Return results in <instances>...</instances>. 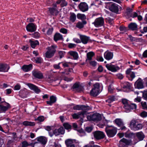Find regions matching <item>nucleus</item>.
Segmentation results:
<instances>
[{
	"label": "nucleus",
	"instance_id": "obj_14",
	"mask_svg": "<svg viewBox=\"0 0 147 147\" xmlns=\"http://www.w3.org/2000/svg\"><path fill=\"white\" fill-rule=\"evenodd\" d=\"M109 7V9L111 11L116 13H117L118 12L119 9L118 5L116 4L113 3H111Z\"/></svg>",
	"mask_w": 147,
	"mask_h": 147
},
{
	"label": "nucleus",
	"instance_id": "obj_37",
	"mask_svg": "<svg viewBox=\"0 0 147 147\" xmlns=\"http://www.w3.org/2000/svg\"><path fill=\"white\" fill-rule=\"evenodd\" d=\"M142 127V125L141 124L137 123V124L132 129L134 130H137L141 129Z\"/></svg>",
	"mask_w": 147,
	"mask_h": 147
},
{
	"label": "nucleus",
	"instance_id": "obj_53",
	"mask_svg": "<svg viewBox=\"0 0 147 147\" xmlns=\"http://www.w3.org/2000/svg\"><path fill=\"white\" fill-rule=\"evenodd\" d=\"M119 29L120 31H123L125 32H126L128 29L123 26H121L119 28Z\"/></svg>",
	"mask_w": 147,
	"mask_h": 147
},
{
	"label": "nucleus",
	"instance_id": "obj_36",
	"mask_svg": "<svg viewBox=\"0 0 147 147\" xmlns=\"http://www.w3.org/2000/svg\"><path fill=\"white\" fill-rule=\"evenodd\" d=\"M86 24V21H83L82 22H79L76 24V26L79 28H82L84 27V25Z\"/></svg>",
	"mask_w": 147,
	"mask_h": 147
},
{
	"label": "nucleus",
	"instance_id": "obj_32",
	"mask_svg": "<svg viewBox=\"0 0 147 147\" xmlns=\"http://www.w3.org/2000/svg\"><path fill=\"white\" fill-rule=\"evenodd\" d=\"M62 38V36L59 33H56L54 37V40L56 41L59 40H61Z\"/></svg>",
	"mask_w": 147,
	"mask_h": 147
},
{
	"label": "nucleus",
	"instance_id": "obj_28",
	"mask_svg": "<svg viewBox=\"0 0 147 147\" xmlns=\"http://www.w3.org/2000/svg\"><path fill=\"white\" fill-rule=\"evenodd\" d=\"M80 38L82 42L84 44L87 43L89 39L88 37L84 35H80Z\"/></svg>",
	"mask_w": 147,
	"mask_h": 147
},
{
	"label": "nucleus",
	"instance_id": "obj_45",
	"mask_svg": "<svg viewBox=\"0 0 147 147\" xmlns=\"http://www.w3.org/2000/svg\"><path fill=\"white\" fill-rule=\"evenodd\" d=\"M71 126L68 123H65V129L68 130L71 129Z\"/></svg>",
	"mask_w": 147,
	"mask_h": 147
},
{
	"label": "nucleus",
	"instance_id": "obj_22",
	"mask_svg": "<svg viewBox=\"0 0 147 147\" xmlns=\"http://www.w3.org/2000/svg\"><path fill=\"white\" fill-rule=\"evenodd\" d=\"M74 141L75 142V140L68 139L66 140L65 143L67 147H75V145L73 143Z\"/></svg>",
	"mask_w": 147,
	"mask_h": 147
},
{
	"label": "nucleus",
	"instance_id": "obj_27",
	"mask_svg": "<svg viewBox=\"0 0 147 147\" xmlns=\"http://www.w3.org/2000/svg\"><path fill=\"white\" fill-rule=\"evenodd\" d=\"M129 28L132 30H136L138 29V26L135 23H131L128 25Z\"/></svg>",
	"mask_w": 147,
	"mask_h": 147
},
{
	"label": "nucleus",
	"instance_id": "obj_62",
	"mask_svg": "<svg viewBox=\"0 0 147 147\" xmlns=\"http://www.w3.org/2000/svg\"><path fill=\"white\" fill-rule=\"evenodd\" d=\"M76 45L74 44L69 43L68 45V47L69 48H72L76 47Z\"/></svg>",
	"mask_w": 147,
	"mask_h": 147
},
{
	"label": "nucleus",
	"instance_id": "obj_54",
	"mask_svg": "<svg viewBox=\"0 0 147 147\" xmlns=\"http://www.w3.org/2000/svg\"><path fill=\"white\" fill-rule=\"evenodd\" d=\"M53 128L54 127L53 126H47L45 127V129L47 131H51V130H52Z\"/></svg>",
	"mask_w": 147,
	"mask_h": 147
},
{
	"label": "nucleus",
	"instance_id": "obj_34",
	"mask_svg": "<svg viewBox=\"0 0 147 147\" xmlns=\"http://www.w3.org/2000/svg\"><path fill=\"white\" fill-rule=\"evenodd\" d=\"M94 55V53L93 52H90L87 54V59L86 61L88 60H91L92 59V57Z\"/></svg>",
	"mask_w": 147,
	"mask_h": 147
},
{
	"label": "nucleus",
	"instance_id": "obj_57",
	"mask_svg": "<svg viewBox=\"0 0 147 147\" xmlns=\"http://www.w3.org/2000/svg\"><path fill=\"white\" fill-rule=\"evenodd\" d=\"M93 129L92 127H87L86 128V131L88 132H90Z\"/></svg>",
	"mask_w": 147,
	"mask_h": 147
},
{
	"label": "nucleus",
	"instance_id": "obj_26",
	"mask_svg": "<svg viewBox=\"0 0 147 147\" xmlns=\"http://www.w3.org/2000/svg\"><path fill=\"white\" fill-rule=\"evenodd\" d=\"M32 65L31 64L24 65L22 67L23 70L25 72H28L32 69Z\"/></svg>",
	"mask_w": 147,
	"mask_h": 147
},
{
	"label": "nucleus",
	"instance_id": "obj_41",
	"mask_svg": "<svg viewBox=\"0 0 147 147\" xmlns=\"http://www.w3.org/2000/svg\"><path fill=\"white\" fill-rule=\"evenodd\" d=\"M77 17L78 19H80L82 20L85 19L86 17L85 15L84 14L78 13L77 15Z\"/></svg>",
	"mask_w": 147,
	"mask_h": 147
},
{
	"label": "nucleus",
	"instance_id": "obj_19",
	"mask_svg": "<svg viewBox=\"0 0 147 147\" xmlns=\"http://www.w3.org/2000/svg\"><path fill=\"white\" fill-rule=\"evenodd\" d=\"M9 69V66L7 64H0V71L7 72Z\"/></svg>",
	"mask_w": 147,
	"mask_h": 147
},
{
	"label": "nucleus",
	"instance_id": "obj_13",
	"mask_svg": "<svg viewBox=\"0 0 147 147\" xmlns=\"http://www.w3.org/2000/svg\"><path fill=\"white\" fill-rule=\"evenodd\" d=\"M27 85L30 90H33L36 94H38L41 92L38 87L32 84L28 83Z\"/></svg>",
	"mask_w": 147,
	"mask_h": 147
},
{
	"label": "nucleus",
	"instance_id": "obj_3",
	"mask_svg": "<svg viewBox=\"0 0 147 147\" xmlns=\"http://www.w3.org/2000/svg\"><path fill=\"white\" fill-rule=\"evenodd\" d=\"M57 48L56 45H53L47 48L48 51L46 53V57L48 58H50L53 56L56 52L55 49Z\"/></svg>",
	"mask_w": 147,
	"mask_h": 147
},
{
	"label": "nucleus",
	"instance_id": "obj_1",
	"mask_svg": "<svg viewBox=\"0 0 147 147\" xmlns=\"http://www.w3.org/2000/svg\"><path fill=\"white\" fill-rule=\"evenodd\" d=\"M122 102L124 105L123 107L126 112H128L131 109H135L136 107V105L135 104L130 103L126 99H123Z\"/></svg>",
	"mask_w": 147,
	"mask_h": 147
},
{
	"label": "nucleus",
	"instance_id": "obj_63",
	"mask_svg": "<svg viewBox=\"0 0 147 147\" xmlns=\"http://www.w3.org/2000/svg\"><path fill=\"white\" fill-rule=\"evenodd\" d=\"M20 86L19 84H17L14 87V90H18L20 88Z\"/></svg>",
	"mask_w": 147,
	"mask_h": 147
},
{
	"label": "nucleus",
	"instance_id": "obj_10",
	"mask_svg": "<svg viewBox=\"0 0 147 147\" xmlns=\"http://www.w3.org/2000/svg\"><path fill=\"white\" fill-rule=\"evenodd\" d=\"M32 76L34 78L38 79H41L43 78L42 73L38 69H33L32 72Z\"/></svg>",
	"mask_w": 147,
	"mask_h": 147
},
{
	"label": "nucleus",
	"instance_id": "obj_30",
	"mask_svg": "<svg viewBox=\"0 0 147 147\" xmlns=\"http://www.w3.org/2000/svg\"><path fill=\"white\" fill-rule=\"evenodd\" d=\"M136 135L139 141L143 140L145 137L144 134L142 131L136 133Z\"/></svg>",
	"mask_w": 147,
	"mask_h": 147
},
{
	"label": "nucleus",
	"instance_id": "obj_49",
	"mask_svg": "<svg viewBox=\"0 0 147 147\" xmlns=\"http://www.w3.org/2000/svg\"><path fill=\"white\" fill-rule=\"evenodd\" d=\"M134 135V134L132 133H127L125 134V136L127 138H131Z\"/></svg>",
	"mask_w": 147,
	"mask_h": 147
},
{
	"label": "nucleus",
	"instance_id": "obj_5",
	"mask_svg": "<svg viewBox=\"0 0 147 147\" xmlns=\"http://www.w3.org/2000/svg\"><path fill=\"white\" fill-rule=\"evenodd\" d=\"M88 110H82L77 113H75L72 115L73 118L74 119H77L80 118L81 119L84 118L86 115L88 114L87 111Z\"/></svg>",
	"mask_w": 147,
	"mask_h": 147
},
{
	"label": "nucleus",
	"instance_id": "obj_4",
	"mask_svg": "<svg viewBox=\"0 0 147 147\" xmlns=\"http://www.w3.org/2000/svg\"><path fill=\"white\" fill-rule=\"evenodd\" d=\"M87 118L88 120L98 122L101 120L102 117L101 115L100 114L95 113L92 115L87 116Z\"/></svg>",
	"mask_w": 147,
	"mask_h": 147
},
{
	"label": "nucleus",
	"instance_id": "obj_43",
	"mask_svg": "<svg viewBox=\"0 0 147 147\" xmlns=\"http://www.w3.org/2000/svg\"><path fill=\"white\" fill-rule=\"evenodd\" d=\"M137 123H138L136 120H132L130 122V126L132 129L134 126L137 124Z\"/></svg>",
	"mask_w": 147,
	"mask_h": 147
},
{
	"label": "nucleus",
	"instance_id": "obj_60",
	"mask_svg": "<svg viewBox=\"0 0 147 147\" xmlns=\"http://www.w3.org/2000/svg\"><path fill=\"white\" fill-rule=\"evenodd\" d=\"M84 147H100V146L96 145H91L90 144H88L84 146Z\"/></svg>",
	"mask_w": 147,
	"mask_h": 147
},
{
	"label": "nucleus",
	"instance_id": "obj_58",
	"mask_svg": "<svg viewBox=\"0 0 147 147\" xmlns=\"http://www.w3.org/2000/svg\"><path fill=\"white\" fill-rule=\"evenodd\" d=\"M37 120L38 121L42 122L44 120V117L43 116H40L38 117Z\"/></svg>",
	"mask_w": 147,
	"mask_h": 147
},
{
	"label": "nucleus",
	"instance_id": "obj_20",
	"mask_svg": "<svg viewBox=\"0 0 147 147\" xmlns=\"http://www.w3.org/2000/svg\"><path fill=\"white\" fill-rule=\"evenodd\" d=\"M36 140L39 142L43 145L45 144L47 141V138L43 136H40L37 137Z\"/></svg>",
	"mask_w": 147,
	"mask_h": 147
},
{
	"label": "nucleus",
	"instance_id": "obj_23",
	"mask_svg": "<svg viewBox=\"0 0 147 147\" xmlns=\"http://www.w3.org/2000/svg\"><path fill=\"white\" fill-rule=\"evenodd\" d=\"M105 58L107 60H109L111 59L113 56V53L109 51H106L104 54Z\"/></svg>",
	"mask_w": 147,
	"mask_h": 147
},
{
	"label": "nucleus",
	"instance_id": "obj_12",
	"mask_svg": "<svg viewBox=\"0 0 147 147\" xmlns=\"http://www.w3.org/2000/svg\"><path fill=\"white\" fill-rule=\"evenodd\" d=\"M73 109L74 110H88L90 109V107L88 106L77 105L74 107Z\"/></svg>",
	"mask_w": 147,
	"mask_h": 147
},
{
	"label": "nucleus",
	"instance_id": "obj_48",
	"mask_svg": "<svg viewBox=\"0 0 147 147\" xmlns=\"http://www.w3.org/2000/svg\"><path fill=\"white\" fill-rule=\"evenodd\" d=\"M140 115L142 117H146L147 116V112L143 111L140 114Z\"/></svg>",
	"mask_w": 147,
	"mask_h": 147
},
{
	"label": "nucleus",
	"instance_id": "obj_24",
	"mask_svg": "<svg viewBox=\"0 0 147 147\" xmlns=\"http://www.w3.org/2000/svg\"><path fill=\"white\" fill-rule=\"evenodd\" d=\"M50 100L47 101V104L51 105H52L57 100L56 97L53 96H51L50 97Z\"/></svg>",
	"mask_w": 147,
	"mask_h": 147
},
{
	"label": "nucleus",
	"instance_id": "obj_8",
	"mask_svg": "<svg viewBox=\"0 0 147 147\" xmlns=\"http://www.w3.org/2000/svg\"><path fill=\"white\" fill-rule=\"evenodd\" d=\"M94 138L97 140L102 139L105 137V135L102 131H96L92 133Z\"/></svg>",
	"mask_w": 147,
	"mask_h": 147
},
{
	"label": "nucleus",
	"instance_id": "obj_59",
	"mask_svg": "<svg viewBox=\"0 0 147 147\" xmlns=\"http://www.w3.org/2000/svg\"><path fill=\"white\" fill-rule=\"evenodd\" d=\"M143 96L146 100H147V91H145L144 92Z\"/></svg>",
	"mask_w": 147,
	"mask_h": 147
},
{
	"label": "nucleus",
	"instance_id": "obj_44",
	"mask_svg": "<svg viewBox=\"0 0 147 147\" xmlns=\"http://www.w3.org/2000/svg\"><path fill=\"white\" fill-rule=\"evenodd\" d=\"M62 64L63 66H64V63H59L58 64H54L53 65L55 69H58L60 68V65Z\"/></svg>",
	"mask_w": 147,
	"mask_h": 147
},
{
	"label": "nucleus",
	"instance_id": "obj_25",
	"mask_svg": "<svg viewBox=\"0 0 147 147\" xmlns=\"http://www.w3.org/2000/svg\"><path fill=\"white\" fill-rule=\"evenodd\" d=\"M6 106L0 105V113L5 112L9 107V105L8 104L5 103Z\"/></svg>",
	"mask_w": 147,
	"mask_h": 147
},
{
	"label": "nucleus",
	"instance_id": "obj_38",
	"mask_svg": "<svg viewBox=\"0 0 147 147\" xmlns=\"http://www.w3.org/2000/svg\"><path fill=\"white\" fill-rule=\"evenodd\" d=\"M23 124L25 126H33L35 125V123L34 122H29L27 121H24Z\"/></svg>",
	"mask_w": 147,
	"mask_h": 147
},
{
	"label": "nucleus",
	"instance_id": "obj_15",
	"mask_svg": "<svg viewBox=\"0 0 147 147\" xmlns=\"http://www.w3.org/2000/svg\"><path fill=\"white\" fill-rule=\"evenodd\" d=\"M26 29L28 31L32 32L36 30V27L34 24L30 23L26 26Z\"/></svg>",
	"mask_w": 147,
	"mask_h": 147
},
{
	"label": "nucleus",
	"instance_id": "obj_29",
	"mask_svg": "<svg viewBox=\"0 0 147 147\" xmlns=\"http://www.w3.org/2000/svg\"><path fill=\"white\" fill-rule=\"evenodd\" d=\"M68 53L72 56L75 60H77L78 58V53L76 51H71L69 52Z\"/></svg>",
	"mask_w": 147,
	"mask_h": 147
},
{
	"label": "nucleus",
	"instance_id": "obj_56",
	"mask_svg": "<svg viewBox=\"0 0 147 147\" xmlns=\"http://www.w3.org/2000/svg\"><path fill=\"white\" fill-rule=\"evenodd\" d=\"M56 10V8H49V10L50 12V13L51 14H53L54 13V12Z\"/></svg>",
	"mask_w": 147,
	"mask_h": 147
},
{
	"label": "nucleus",
	"instance_id": "obj_11",
	"mask_svg": "<svg viewBox=\"0 0 147 147\" xmlns=\"http://www.w3.org/2000/svg\"><path fill=\"white\" fill-rule=\"evenodd\" d=\"M131 142V140L123 138L119 142V147H124L126 146L129 145L130 144Z\"/></svg>",
	"mask_w": 147,
	"mask_h": 147
},
{
	"label": "nucleus",
	"instance_id": "obj_40",
	"mask_svg": "<svg viewBox=\"0 0 147 147\" xmlns=\"http://www.w3.org/2000/svg\"><path fill=\"white\" fill-rule=\"evenodd\" d=\"M131 84L128 82H127L124 83L123 86V88H126L128 90L130 89Z\"/></svg>",
	"mask_w": 147,
	"mask_h": 147
},
{
	"label": "nucleus",
	"instance_id": "obj_64",
	"mask_svg": "<svg viewBox=\"0 0 147 147\" xmlns=\"http://www.w3.org/2000/svg\"><path fill=\"white\" fill-rule=\"evenodd\" d=\"M117 77L119 79H122L123 78V75L120 74H117L116 75Z\"/></svg>",
	"mask_w": 147,
	"mask_h": 147
},
{
	"label": "nucleus",
	"instance_id": "obj_47",
	"mask_svg": "<svg viewBox=\"0 0 147 147\" xmlns=\"http://www.w3.org/2000/svg\"><path fill=\"white\" fill-rule=\"evenodd\" d=\"M32 36L35 38H39L40 34L38 32H35L34 33L32 34Z\"/></svg>",
	"mask_w": 147,
	"mask_h": 147
},
{
	"label": "nucleus",
	"instance_id": "obj_17",
	"mask_svg": "<svg viewBox=\"0 0 147 147\" xmlns=\"http://www.w3.org/2000/svg\"><path fill=\"white\" fill-rule=\"evenodd\" d=\"M106 67L109 70L111 71L112 72L116 71L119 69V67L112 65L107 64L106 65Z\"/></svg>",
	"mask_w": 147,
	"mask_h": 147
},
{
	"label": "nucleus",
	"instance_id": "obj_21",
	"mask_svg": "<svg viewBox=\"0 0 147 147\" xmlns=\"http://www.w3.org/2000/svg\"><path fill=\"white\" fill-rule=\"evenodd\" d=\"M135 86L138 88H142L144 87L141 79L139 78L135 83Z\"/></svg>",
	"mask_w": 147,
	"mask_h": 147
},
{
	"label": "nucleus",
	"instance_id": "obj_9",
	"mask_svg": "<svg viewBox=\"0 0 147 147\" xmlns=\"http://www.w3.org/2000/svg\"><path fill=\"white\" fill-rule=\"evenodd\" d=\"M64 129L63 127L61 126L59 128L56 127L53 131V133H51L49 132V135L51 137H52L53 135L57 136L60 134H63L64 133Z\"/></svg>",
	"mask_w": 147,
	"mask_h": 147
},
{
	"label": "nucleus",
	"instance_id": "obj_39",
	"mask_svg": "<svg viewBox=\"0 0 147 147\" xmlns=\"http://www.w3.org/2000/svg\"><path fill=\"white\" fill-rule=\"evenodd\" d=\"M116 123L119 126L121 127L123 125V122L120 119H116L115 120Z\"/></svg>",
	"mask_w": 147,
	"mask_h": 147
},
{
	"label": "nucleus",
	"instance_id": "obj_16",
	"mask_svg": "<svg viewBox=\"0 0 147 147\" xmlns=\"http://www.w3.org/2000/svg\"><path fill=\"white\" fill-rule=\"evenodd\" d=\"M72 88L78 92H80L82 90L83 88L80 84L79 82H77L73 85Z\"/></svg>",
	"mask_w": 147,
	"mask_h": 147
},
{
	"label": "nucleus",
	"instance_id": "obj_6",
	"mask_svg": "<svg viewBox=\"0 0 147 147\" xmlns=\"http://www.w3.org/2000/svg\"><path fill=\"white\" fill-rule=\"evenodd\" d=\"M94 87L91 90L90 95L93 96H96L99 93V84L96 83L93 85Z\"/></svg>",
	"mask_w": 147,
	"mask_h": 147
},
{
	"label": "nucleus",
	"instance_id": "obj_61",
	"mask_svg": "<svg viewBox=\"0 0 147 147\" xmlns=\"http://www.w3.org/2000/svg\"><path fill=\"white\" fill-rule=\"evenodd\" d=\"M141 104L142 106L143 107V108L144 109H145L146 107L147 106V105H146V103L145 102H141Z\"/></svg>",
	"mask_w": 147,
	"mask_h": 147
},
{
	"label": "nucleus",
	"instance_id": "obj_42",
	"mask_svg": "<svg viewBox=\"0 0 147 147\" xmlns=\"http://www.w3.org/2000/svg\"><path fill=\"white\" fill-rule=\"evenodd\" d=\"M133 10L129 8H127L126 10V13L128 17H130L132 13L131 12H132Z\"/></svg>",
	"mask_w": 147,
	"mask_h": 147
},
{
	"label": "nucleus",
	"instance_id": "obj_2",
	"mask_svg": "<svg viewBox=\"0 0 147 147\" xmlns=\"http://www.w3.org/2000/svg\"><path fill=\"white\" fill-rule=\"evenodd\" d=\"M105 131L108 136L113 137L116 134L117 132L116 128L112 126L107 125L105 128Z\"/></svg>",
	"mask_w": 147,
	"mask_h": 147
},
{
	"label": "nucleus",
	"instance_id": "obj_46",
	"mask_svg": "<svg viewBox=\"0 0 147 147\" xmlns=\"http://www.w3.org/2000/svg\"><path fill=\"white\" fill-rule=\"evenodd\" d=\"M9 86V85L5 83L2 84H0V88L1 89H4Z\"/></svg>",
	"mask_w": 147,
	"mask_h": 147
},
{
	"label": "nucleus",
	"instance_id": "obj_55",
	"mask_svg": "<svg viewBox=\"0 0 147 147\" xmlns=\"http://www.w3.org/2000/svg\"><path fill=\"white\" fill-rule=\"evenodd\" d=\"M73 79V78L72 77H68L65 76V81L67 82H70Z\"/></svg>",
	"mask_w": 147,
	"mask_h": 147
},
{
	"label": "nucleus",
	"instance_id": "obj_50",
	"mask_svg": "<svg viewBox=\"0 0 147 147\" xmlns=\"http://www.w3.org/2000/svg\"><path fill=\"white\" fill-rule=\"evenodd\" d=\"M72 70V69L71 68H69L65 69V74H69L68 72H71Z\"/></svg>",
	"mask_w": 147,
	"mask_h": 147
},
{
	"label": "nucleus",
	"instance_id": "obj_7",
	"mask_svg": "<svg viewBox=\"0 0 147 147\" xmlns=\"http://www.w3.org/2000/svg\"><path fill=\"white\" fill-rule=\"evenodd\" d=\"M92 24H94L96 27L103 26L104 25V19L102 17L96 18L94 22L92 23Z\"/></svg>",
	"mask_w": 147,
	"mask_h": 147
},
{
	"label": "nucleus",
	"instance_id": "obj_18",
	"mask_svg": "<svg viewBox=\"0 0 147 147\" xmlns=\"http://www.w3.org/2000/svg\"><path fill=\"white\" fill-rule=\"evenodd\" d=\"M79 9L82 11L84 12L88 10V6L85 2L81 3L78 5Z\"/></svg>",
	"mask_w": 147,
	"mask_h": 147
},
{
	"label": "nucleus",
	"instance_id": "obj_35",
	"mask_svg": "<svg viewBox=\"0 0 147 147\" xmlns=\"http://www.w3.org/2000/svg\"><path fill=\"white\" fill-rule=\"evenodd\" d=\"M76 19V14L74 13H70V20L72 22H75Z\"/></svg>",
	"mask_w": 147,
	"mask_h": 147
},
{
	"label": "nucleus",
	"instance_id": "obj_33",
	"mask_svg": "<svg viewBox=\"0 0 147 147\" xmlns=\"http://www.w3.org/2000/svg\"><path fill=\"white\" fill-rule=\"evenodd\" d=\"M61 3V6L62 7H63L64 6V2L63 0H59L57 1L56 3H54L53 4V8H55L57 7V4H58Z\"/></svg>",
	"mask_w": 147,
	"mask_h": 147
},
{
	"label": "nucleus",
	"instance_id": "obj_51",
	"mask_svg": "<svg viewBox=\"0 0 147 147\" xmlns=\"http://www.w3.org/2000/svg\"><path fill=\"white\" fill-rule=\"evenodd\" d=\"M28 145V143L26 141H24L22 142V147H27Z\"/></svg>",
	"mask_w": 147,
	"mask_h": 147
},
{
	"label": "nucleus",
	"instance_id": "obj_52",
	"mask_svg": "<svg viewBox=\"0 0 147 147\" xmlns=\"http://www.w3.org/2000/svg\"><path fill=\"white\" fill-rule=\"evenodd\" d=\"M35 61L36 63H40L42 62V59L40 57H37L35 59Z\"/></svg>",
	"mask_w": 147,
	"mask_h": 147
},
{
	"label": "nucleus",
	"instance_id": "obj_31",
	"mask_svg": "<svg viewBox=\"0 0 147 147\" xmlns=\"http://www.w3.org/2000/svg\"><path fill=\"white\" fill-rule=\"evenodd\" d=\"M30 43L31 47L33 48H34L37 45H39L38 41L37 40H30Z\"/></svg>",
	"mask_w": 147,
	"mask_h": 147
}]
</instances>
